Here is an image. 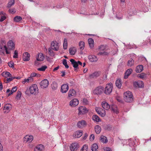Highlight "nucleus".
<instances>
[{"label":"nucleus","mask_w":151,"mask_h":151,"mask_svg":"<svg viewBox=\"0 0 151 151\" xmlns=\"http://www.w3.org/2000/svg\"><path fill=\"white\" fill-rule=\"evenodd\" d=\"M17 88L16 86H15L13 87L12 90L13 91H14V92H15L17 91Z\"/></svg>","instance_id":"nucleus-63"},{"label":"nucleus","mask_w":151,"mask_h":151,"mask_svg":"<svg viewBox=\"0 0 151 151\" xmlns=\"http://www.w3.org/2000/svg\"><path fill=\"white\" fill-rule=\"evenodd\" d=\"M9 12L10 13L13 14L16 12V9H10L9 10Z\"/></svg>","instance_id":"nucleus-55"},{"label":"nucleus","mask_w":151,"mask_h":151,"mask_svg":"<svg viewBox=\"0 0 151 151\" xmlns=\"http://www.w3.org/2000/svg\"><path fill=\"white\" fill-rule=\"evenodd\" d=\"M69 86L68 84H64L61 87L60 91L62 93H65L68 90Z\"/></svg>","instance_id":"nucleus-12"},{"label":"nucleus","mask_w":151,"mask_h":151,"mask_svg":"<svg viewBox=\"0 0 151 151\" xmlns=\"http://www.w3.org/2000/svg\"><path fill=\"white\" fill-rule=\"evenodd\" d=\"M124 101L127 102H131L133 100V96L132 93L128 91L124 94Z\"/></svg>","instance_id":"nucleus-2"},{"label":"nucleus","mask_w":151,"mask_h":151,"mask_svg":"<svg viewBox=\"0 0 151 151\" xmlns=\"http://www.w3.org/2000/svg\"><path fill=\"white\" fill-rule=\"evenodd\" d=\"M88 43L90 47L92 48L94 46V41L93 39L90 38L88 40Z\"/></svg>","instance_id":"nucleus-31"},{"label":"nucleus","mask_w":151,"mask_h":151,"mask_svg":"<svg viewBox=\"0 0 151 151\" xmlns=\"http://www.w3.org/2000/svg\"><path fill=\"white\" fill-rule=\"evenodd\" d=\"M101 74L100 71H96L89 75L90 79L95 78L99 76Z\"/></svg>","instance_id":"nucleus-18"},{"label":"nucleus","mask_w":151,"mask_h":151,"mask_svg":"<svg viewBox=\"0 0 151 151\" xmlns=\"http://www.w3.org/2000/svg\"><path fill=\"white\" fill-rule=\"evenodd\" d=\"M82 102L84 105H86L88 104V101L86 99H84L83 100Z\"/></svg>","instance_id":"nucleus-56"},{"label":"nucleus","mask_w":151,"mask_h":151,"mask_svg":"<svg viewBox=\"0 0 151 151\" xmlns=\"http://www.w3.org/2000/svg\"><path fill=\"white\" fill-rule=\"evenodd\" d=\"M76 93L75 90L73 89H70L68 91L67 98L70 99H71L75 97Z\"/></svg>","instance_id":"nucleus-7"},{"label":"nucleus","mask_w":151,"mask_h":151,"mask_svg":"<svg viewBox=\"0 0 151 151\" xmlns=\"http://www.w3.org/2000/svg\"><path fill=\"white\" fill-rule=\"evenodd\" d=\"M83 134V132L81 130L77 131L75 132L73 134V136L75 138L80 137Z\"/></svg>","instance_id":"nucleus-23"},{"label":"nucleus","mask_w":151,"mask_h":151,"mask_svg":"<svg viewBox=\"0 0 151 151\" xmlns=\"http://www.w3.org/2000/svg\"><path fill=\"white\" fill-rule=\"evenodd\" d=\"M70 62H71L74 68H76L78 67V64L77 61H76L74 59H71L70 60Z\"/></svg>","instance_id":"nucleus-30"},{"label":"nucleus","mask_w":151,"mask_h":151,"mask_svg":"<svg viewBox=\"0 0 151 151\" xmlns=\"http://www.w3.org/2000/svg\"><path fill=\"white\" fill-rule=\"evenodd\" d=\"M95 130L96 134H99L101 131V127L99 125H96L95 127Z\"/></svg>","instance_id":"nucleus-36"},{"label":"nucleus","mask_w":151,"mask_h":151,"mask_svg":"<svg viewBox=\"0 0 151 151\" xmlns=\"http://www.w3.org/2000/svg\"><path fill=\"white\" fill-rule=\"evenodd\" d=\"M15 77H14L9 78L5 80L4 81L6 83H9V81H12L13 79H15Z\"/></svg>","instance_id":"nucleus-50"},{"label":"nucleus","mask_w":151,"mask_h":151,"mask_svg":"<svg viewBox=\"0 0 151 151\" xmlns=\"http://www.w3.org/2000/svg\"><path fill=\"white\" fill-rule=\"evenodd\" d=\"M30 55L27 52H25L23 54V59L24 61H28L30 60Z\"/></svg>","instance_id":"nucleus-19"},{"label":"nucleus","mask_w":151,"mask_h":151,"mask_svg":"<svg viewBox=\"0 0 151 151\" xmlns=\"http://www.w3.org/2000/svg\"><path fill=\"white\" fill-rule=\"evenodd\" d=\"M85 43L83 41H80L79 42L80 48L81 50H83L84 48Z\"/></svg>","instance_id":"nucleus-39"},{"label":"nucleus","mask_w":151,"mask_h":151,"mask_svg":"<svg viewBox=\"0 0 151 151\" xmlns=\"http://www.w3.org/2000/svg\"><path fill=\"white\" fill-rule=\"evenodd\" d=\"M22 93L20 91H18L17 94L16 96V98L17 99H20Z\"/></svg>","instance_id":"nucleus-48"},{"label":"nucleus","mask_w":151,"mask_h":151,"mask_svg":"<svg viewBox=\"0 0 151 151\" xmlns=\"http://www.w3.org/2000/svg\"><path fill=\"white\" fill-rule=\"evenodd\" d=\"M111 109L112 111L116 114L118 113L119 111L118 109L115 106H113L111 108Z\"/></svg>","instance_id":"nucleus-44"},{"label":"nucleus","mask_w":151,"mask_h":151,"mask_svg":"<svg viewBox=\"0 0 151 151\" xmlns=\"http://www.w3.org/2000/svg\"><path fill=\"white\" fill-rule=\"evenodd\" d=\"M44 146L42 144L37 145L35 148L34 151H42L44 150Z\"/></svg>","instance_id":"nucleus-25"},{"label":"nucleus","mask_w":151,"mask_h":151,"mask_svg":"<svg viewBox=\"0 0 151 151\" xmlns=\"http://www.w3.org/2000/svg\"><path fill=\"white\" fill-rule=\"evenodd\" d=\"M59 68V66H58L57 67L55 68L53 70V72H55L56 71L58 70Z\"/></svg>","instance_id":"nucleus-64"},{"label":"nucleus","mask_w":151,"mask_h":151,"mask_svg":"<svg viewBox=\"0 0 151 151\" xmlns=\"http://www.w3.org/2000/svg\"><path fill=\"white\" fill-rule=\"evenodd\" d=\"M6 52V48L4 47V45L3 47L0 45V54L2 55H4Z\"/></svg>","instance_id":"nucleus-28"},{"label":"nucleus","mask_w":151,"mask_h":151,"mask_svg":"<svg viewBox=\"0 0 151 151\" xmlns=\"http://www.w3.org/2000/svg\"><path fill=\"white\" fill-rule=\"evenodd\" d=\"M51 88L53 91L56 90L58 88V84L55 82H53L51 85Z\"/></svg>","instance_id":"nucleus-29"},{"label":"nucleus","mask_w":151,"mask_h":151,"mask_svg":"<svg viewBox=\"0 0 151 151\" xmlns=\"http://www.w3.org/2000/svg\"><path fill=\"white\" fill-rule=\"evenodd\" d=\"M63 63V65L65 66V68H69V66L67 65V60L65 59H64Z\"/></svg>","instance_id":"nucleus-49"},{"label":"nucleus","mask_w":151,"mask_h":151,"mask_svg":"<svg viewBox=\"0 0 151 151\" xmlns=\"http://www.w3.org/2000/svg\"><path fill=\"white\" fill-rule=\"evenodd\" d=\"M134 63V60L132 59H131L128 61L127 65L128 66L131 67L133 65Z\"/></svg>","instance_id":"nucleus-40"},{"label":"nucleus","mask_w":151,"mask_h":151,"mask_svg":"<svg viewBox=\"0 0 151 151\" xmlns=\"http://www.w3.org/2000/svg\"><path fill=\"white\" fill-rule=\"evenodd\" d=\"M6 48V54H9L11 53V51L14 50L15 47L14 43L12 40H10L7 43V46L4 45Z\"/></svg>","instance_id":"nucleus-1"},{"label":"nucleus","mask_w":151,"mask_h":151,"mask_svg":"<svg viewBox=\"0 0 151 151\" xmlns=\"http://www.w3.org/2000/svg\"><path fill=\"white\" fill-rule=\"evenodd\" d=\"M103 79L106 80L107 79V75L106 74H104L103 77Z\"/></svg>","instance_id":"nucleus-62"},{"label":"nucleus","mask_w":151,"mask_h":151,"mask_svg":"<svg viewBox=\"0 0 151 151\" xmlns=\"http://www.w3.org/2000/svg\"><path fill=\"white\" fill-rule=\"evenodd\" d=\"M79 147L78 143L74 142L72 143L70 145V148L71 151H76Z\"/></svg>","instance_id":"nucleus-6"},{"label":"nucleus","mask_w":151,"mask_h":151,"mask_svg":"<svg viewBox=\"0 0 151 151\" xmlns=\"http://www.w3.org/2000/svg\"><path fill=\"white\" fill-rule=\"evenodd\" d=\"M96 111L97 113L102 117H104L106 115V111L104 109H100L99 108H96Z\"/></svg>","instance_id":"nucleus-17"},{"label":"nucleus","mask_w":151,"mask_h":151,"mask_svg":"<svg viewBox=\"0 0 151 151\" xmlns=\"http://www.w3.org/2000/svg\"><path fill=\"white\" fill-rule=\"evenodd\" d=\"M89 60L91 62L96 61L98 60L97 57L94 55H90L88 56Z\"/></svg>","instance_id":"nucleus-26"},{"label":"nucleus","mask_w":151,"mask_h":151,"mask_svg":"<svg viewBox=\"0 0 151 151\" xmlns=\"http://www.w3.org/2000/svg\"><path fill=\"white\" fill-rule=\"evenodd\" d=\"M92 119L94 121L96 122H99L101 121V120L99 116L96 115H94L93 116Z\"/></svg>","instance_id":"nucleus-34"},{"label":"nucleus","mask_w":151,"mask_h":151,"mask_svg":"<svg viewBox=\"0 0 151 151\" xmlns=\"http://www.w3.org/2000/svg\"><path fill=\"white\" fill-rule=\"evenodd\" d=\"M88 149V146L86 145H85L83 146V147L81 149V151H87Z\"/></svg>","instance_id":"nucleus-47"},{"label":"nucleus","mask_w":151,"mask_h":151,"mask_svg":"<svg viewBox=\"0 0 151 151\" xmlns=\"http://www.w3.org/2000/svg\"><path fill=\"white\" fill-rule=\"evenodd\" d=\"M18 51L17 50H15L14 52V55L13 57L14 58H18Z\"/></svg>","instance_id":"nucleus-53"},{"label":"nucleus","mask_w":151,"mask_h":151,"mask_svg":"<svg viewBox=\"0 0 151 151\" xmlns=\"http://www.w3.org/2000/svg\"><path fill=\"white\" fill-rule=\"evenodd\" d=\"M6 18V17L5 15L1 16L0 19V22L3 21Z\"/></svg>","instance_id":"nucleus-57"},{"label":"nucleus","mask_w":151,"mask_h":151,"mask_svg":"<svg viewBox=\"0 0 151 151\" xmlns=\"http://www.w3.org/2000/svg\"><path fill=\"white\" fill-rule=\"evenodd\" d=\"M8 65L10 67L12 68L14 67V63H9Z\"/></svg>","instance_id":"nucleus-61"},{"label":"nucleus","mask_w":151,"mask_h":151,"mask_svg":"<svg viewBox=\"0 0 151 151\" xmlns=\"http://www.w3.org/2000/svg\"><path fill=\"white\" fill-rule=\"evenodd\" d=\"M91 148L92 151H96L98 149V146L96 144L94 143L91 145Z\"/></svg>","instance_id":"nucleus-33"},{"label":"nucleus","mask_w":151,"mask_h":151,"mask_svg":"<svg viewBox=\"0 0 151 151\" xmlns=\"http://www.w3.org/2000/svg\"><path fill=\"white\" fill-rule=\"evenodd\" d=\"M108 53L105 51H101L98 53V55H107Z\"/></svg>","instance_id":"nucleus-52"},{"label":"nucleus","mask_w":151,"mask_h":151,"mask_svg":"<svg viewBox=\"0 0 151 151\" xmlns=\"http://www.w3.org/2000/svg\"><path fill=\"white\" fill-rule=\"evenodd\" d=\"M40 85L41 88H46L49 85V81L47 79H44L40 83Z\"/></svg>","instance_id":"nucleus-10"},{"label":"nucleus","mask_w":151,"mask_h":151,"mask_svg":"<svg viewBox=\"0 0 151 151\" xmlns=\"http://www.w3.org/2000/svg\"><path fill=\"white\" fill-rule=\"evenodd\" d=\"M100 140L103 143H106L107 142L108 140L107 138L103 135L101 136L100 138Z\"/></svg>","instance_id":"nucleus-35"},{"label":"nucleus","mask_w":151,"mask_h":151,"mask_svg":"<svg viewBox=\"0 0 151 151\" xmlns=\"http://www.w3.org/2000/svg\"><path fill=\"white\" fill-rule=\"evenodd\" d=\"M33 78H32L29 76L28 77V78H25L23 81H22V83L23 84L31 83L33 82Z\"/></svg>","instance_id":"nucleus-22"},{"label":"nucleus","mask_w":151,"mask_h":151,"mask_svg":"<svg viewBox=\"0 0 151 151\" xmlns=\"http://www.w3.org/2000/svg\"><path fill=\"white\" fill-rule=\"evenodd\" d=\"M22 19L21 17L19 16H16L14 18V20L15 22H19L21 21Z\"/></svg>","instance_id":"nucleus-38"},{"label":"nucleus","mask_w":151,"mask_h":151,"mask_svg":"<svg viewBox=\"0 0 151 151\" xmlns=\"http://www.w3.org/2000/svg\"><path fill=\"white\" fill-rule=\"evenodd\" d=\"M78 109L79 111L78 114L79 115L84 114L88 111L86 107L83 106L79 107Z\"/></svg>","instance_id":"nucleus-14"},{"label":"nucleus","mask_w":151,"mask_h":151,"mask_svg":"<svg viewBox=\"0 0 151 151\" xmlns=\"http://www.w3.org/2000/svg\"><path fill=\"white\" fill-rule=\"evenodd\" d=\"M146 77V75L143 73H141L138 75V77L142 79L145 78Z\"/></svg>","instance_id":"nucleus-45"},{"label":"nucleus","mask_w":151,"mask_h":151,"mask_svg":"<svg viewBox=\"0 0 151 151\" xmlns=\"http://www.w3.org/2000/svg\"><path fill=\"white\" fill-rule=\"evenodd\" d=\"M51 47L52 49L57 51L59 49V44L56 41H52L51 44Z\"/></svg>","instance_id":"nucleus-9"},{"label":"nucleus","mask_w":151,"mask_h":151,"mask_svg":"<svg viewBox=\"0 0 151 151\" xmlns=\"http://www.w3.org/2000/svg\"><path fill=\"white\" fill-rule=\"evenodd\" d=\"M33 140V136L30 135H26L23 138V141L26 143H30Z\"/></svg>","instance_id":"nucleus-8"},{"label":"nucleus","mask_w":151,"mask_h":151,"mask_svg":"<svg viewBox=\"0 0 151 151\" xmlns=\"http://www.w3.org/2000/svg\"><path fill=\"white\" fill-rule=\"evenodd\" d=\"M133 85L136 88H142L144 87V84L142 81H139L134 82L133 83Z\"/></svg>","instance_id":"nucleus-13"},{"label":"nucleus","mask_w":151,"mask_h":151,"mask_svg":"<svg viewBox=\"0 0 151 151\" xmlns=\"http://www.w3.org/2000/svg\"><path fill=\"white\" fill-rule=\"evenodd\" d=\"M47 68V67L46 65H44L38 68L37 70L39 71H43L45 70Z\"/></svg>","instance_id":"nucleus-42"},{"label":"nucleus","mask_w":151,"mask_h":151,"mask_svg":"<svg viewBox=\"0 0 151 151\" xmlns=\"http://www.w3.org/2000/svg\"><path fill=\"white\" fill-rule=\"evenodd\" d=\"M132 70L131 69H128L126 71L124 75V78L125 79L127 78L128 76L130 75L132 72Z\"/></svg>","instance_id":"nucleus-24"},{"label":"nucleus","mask_w":151,"mask_h":151,"mask_svg":"<svg viewBox=\"0 0 151 151\" xmlns=\"http://www.w3.org/2000/svg\"><path fill=\"white\" fill-rule=\"evenodd\" d=\"M79 103L77 99H74L70 102L69 105L72 107H75L78 105Z\"/></svg>","instance_id":"nucleus-15"},{"label":"nucleus","mask_w":151,"mask_h":151,"mask_svg":"<svg viewBox=\"0 0 151 151\" xmlns=\"http://www.w3.org/2000/svg\"><path fill=\"white\" fill-rule=\"evenodd\" d=\"M36 58L37 61H42L44 60V56L43 54L41 53H40L37 55Z\"/></svg>","instance_id":"nucleus-21"},{"label":"nucleus","mask_w":151,"mask_h":151,"mask_svg":"<svg viewBox=\"0 0 151 151\" xmlns=\"http://www.w3.org/2000/svg\"><path fill=\"white\" fill-rule=\"evenodd\" d=\"M1 75L3 77L5 78L10 77L11 76V74L9 73V72H3L1 74Z\"/></svg>","instance_id":"nucleus-37"},{"label":"nucleus","mask_w":151,"mask_h":151,"mask_svg":"<svg viewBox=\"0 0 151 151\" xmlns=\"http://www.w3.org/2000/svg\"><path fill=\"white\" fill-rule=\"evenodd\" d=\"M103 108L106 110H108L110 108L109 105L106 101H103L101 104Z\"/></svg>","instance_id":"nucleus-20"},{"label":"nucleus","mask_w":151,"mask_h":151,"mask_svg":"<svg viewBox=\"0 0 151 151\" xmlns=\"http://www.w3.org/2000/svg\"><path fill=\"white\" fill-rule=\"evenodd\" d=\"M95 138L94 135L93 134H91L90 137V139L91 141H93Z\"/></svg>","instance_id":"nucleus-58"},{"label":"nucleus","mask_w":151,"mask_h":151,"mask_svg":"<svg viewBox=\"0 0 151 151\" xmlns=\"http://www.w3.org/2000/svg\"><path fill=\"white\" fill-rule=\"evenodd\" d=\"M99 49L101 51L106 52L105 47L104 45H101V46H100L99 48Z\"/></svg>","instance_id":"nucleus-51"},{"label":"nucleus","mask_w":151,"mask_h":151,"mask_svg":"<svg viewBox=\"0 0 151 151\" xmlns=\"http://www.w3.org/2000/svg\"><path fill=\"white\" fill-rule=\"evenodd\" d=\"M104 151H111V149L109 147H105L103 148Z\"/></svg>","instance_id":"nucleus-59"},{"label":"nucleus","mask_w":151,"mask_h":151,"mask_svg":"<svg viewBox=\"0 0 151 151\" xmlns=\"http://www.w3.org/2000/svg\"><path fill=\"white\" fill-rule=\"evenodd\" d=\"M116 86L119 88H120L122 86V83L121 80L117 79L116 82Z\"/></svg>","instance_id":"nucleus-32"},{"label":"nucleus","mask_w":151,"mask_h":151,"mask_svg":"<svg viewBox=\"0 0 151 151\" xmlns=\"http://www.w3.org/2000/svg\"><path fill=\"white\" fill-rule=\"evenodd\" d=\"M113 88V85L111 83L107 84L105 89L104 93L107 95L110 94L112 91Z\"/></svg>","instance_id":"nucleus-4"},{"label":"nucleus","mask_w":151,"mask_h":151,"mask_svg":"<svg viewBox=\"0 0 151 151\" xmlns=\"http://www.w3.org/2000/svg\"><path fill=\"white\" fill-rule=\"evenodd\" d=\"M49 54L50 55H52L53 54V51L50 48H49L48 49Z\"/></svg>","instance_id":"nucleus-60"},{"label":"nucleus","mask_w":151,"mask_h":151,"mask_svg":"<svg viewBox=\"0 0 151 151\" xmlns=\"http://www.w3.org/2000/svg\"><path fill=\"white\" fill-rule=\"evenodd\" d=\"M67 40L66 39H65L64 40V42L63 43V48L64 49H66L67 48Z\"/></svg>","instance_id":"nucleus-43"},{"label":"nucleus","mask_w":151,"mask_h":151,"mask_svg":"<svg viewBox=\"0 0 151 151\" xmlns=\"http://www.w3.org/2000/svg\"><path fill=\"white\" fill-rule=\"evenodd\" d=\"M30 93L31 94L36 95L39 93V90L37 84H34L31 85L29 87V89Z\"/></svg>","instance_id":"nucleus-3"},{"label":"nucleus","mask_w":151,"mask_h":151,"mask_svg":"<svg viewBox=\"0 0 151 151\" xmlns=\"http://www.w3.org/2000/svg\"><path fill=\"white\" fill-rule=\"evenodd\" d=\"M143 70V66L142 65L137 66L136 68V71L137 73H140Z\"/></svg>","instance_id":"nucleus-27"},{"label":"nucleus","mask_w":151,"mask_h":151,"mask_svg":"<svg viewBox=\"0 0 151 151\" xmlns=\"http://www.w3.org/2000/svg\"><path fill=\"white\" fill-rule=\"evenodd\" d=\"M103 91L104 88L102 86H99L93 90L92 91L94 94L99 95L102 93Z\"/></svg>","instance_id":"nucleus-5"},{"label":"nucleus","mask_w":151,"mask_h":151,"mask_svg":"<svg viewBox=\"0 0 151 151\" xmlns=\"http://www.w3.org/2000/svg\"><path fill=\"white\" fill-rule=\"evenodd\" d=\"M76 52V50L75 48H70L69 50V52L70 54L72 55H74Z\"/></svg>","instance_id":"nucleus-41"},{"label":"nucleus","mask_w":151,"mask_h":151,"mask_svg":"<svg viewBox=\"0 0 151 151\" xmlns=\"http://www.w3.org/2000/svg\"><path fill=\"white\" fill-rule=\"evenodd\" d=\"M37 75H38V76H40L39 74H38L37 73H32L31 74L30 77L32 78H33V77L36 76H37Z\"/></svg>","instance_id":"nucleus-54"},{"label":"nucleus","mask_w":151,"mask_h":151,"mask_svg":"<svg viewBox=\"0 0 151 151\" xmlns=\"http://www.w3.org/2000/svg\"><path fill=\"white\" fill-rule=\"evenodd\" d=\"M12 108V106L9 104H6L4 107V112L5 113H8Z\"/></svg>","instance_id":"nucleus-16"},{"label":"nucleus","mask_w":151,"mask_h":151,"mask_svg":"<svg viewBox=\"0 0 151 151\" xmlns=\"http://www.w3.org/2000/svg\"><path fill=\"white\" fill-rule=\"evenodd\" d=\"M77 125L78 128H83L86 126L87 123L85 120H82L78 121Z\"/></svg>","instance_id":"nucleus-11"},{"label":"nucleus","mask_w":151,"mask_h":151,"mask_svg":"<svg viewBox=\"0 0 151 151\" xmlns=\"http://www.w3.org/2000/svg\"><path fill=\"white\" fill-rule=\"evenodd\" d=\"M14 4V0H11L8 3V6L9 7H11Z\"/></svg>","instance_id":"nucleus-46"}]
</instances>
